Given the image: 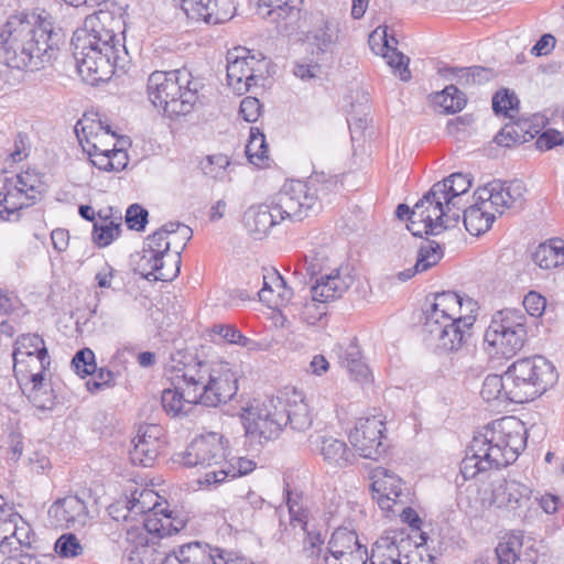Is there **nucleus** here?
<instances>
[{
	"label": "nucleus",
	"mask_w": 564,
	"mask_h": 564,
	"mask_svg": "<svg viewBox=\"0 0 564 564\" xmlns=\"http://www.w3.org/2000/svg\"><path fill=\"white\" fill-rule=\"evenodd\" d=\"M530 540L527 541V544ZM525 545L524 535L522 532H511L506 534L495 549L497 564H516L524 556V561L535 563L533 557L528 553H522Z\"/></svg>",
	"instance_id": "38"
},
{
	"label": "nucleus",
	"mask_w": 564,
	"mask_h": 564,
	"mask_svg": "<svg viewBox=\"0 0 564 564\" xmlns=\"http://www.w3.org/2000/svg\"><path fill=\"white\" fill-rule=\"evenodd\" d=\"M72 367L82 378L94 375L97 370L94 351L90 348L78 350L73 357Z\"/></svg>",
	"instance_id": "58"
},
{
	"label": "nucleus",
	"mask_w": 564,
	"mask_h": 564,
	"mask_svg": "<svg viewBox=\"0 0 564 564\" xmlns=\"http://www.w3.org/2000/svg\"><path fill=\"white\" fill-rule=\"evenodd\" d=\"M47 369H39L25 376L24 381L19 383L24 386L23 392L29 401L39 410H52L55 405L56 395L51 384L44 382V373Z\"/></svg>",
	"instance_id": "31"
},
{
	"label": "nucleus",
	"mask_w": 564,
	"mask_h": 564,
	"mask_svg": "<svg viewBox=\"0 0 564 564\" xmlns=\"http://www.w3.org/2000/svg\"><path fill=\"white\" fill-rule=\"evenodd\" d=\"M527 445V429L516 416L495 420L477 433L460 463L464 480L514 463Z\"/></svg>",
	"instance_id": "3"
},
{
	"label": "nucleus",
	"mask_w": 564,
	"mask_h": 564,
	"mask_svg": "<svg viewBox=\"0 0 564 564\" xmlns=\"http://www.w3.org/2000/svg\"><path fill=\"white\" fill-rule=\"evenodd\" d=\"M477 303L455 292L444 291L434 295V302L424 313L425 340L442 352L460 350L471 337L476 322Z\"/></svg>",
	"instance_id": "4"
},
{
	"label": "nucleus",
	"mask_w": 564,
	"mask_h": 564,
	"mask_svg": "<svg viewBox=\"0 0 564 564\" xmlns=\"http://www.w3.org/2000/svg\"><path fill=\"white\" fill-rule=\"evenodd\" d=\"M279 400L281 402V416H279L281 420V431L286 426L300 433L311 429L313 415L302 391L295 388L286 389L279 394Z\"/></svg>",
	"instance_id": "20"
},
{
	"label": "nucleus",
	"mask_w": 564,
	"mask_h": 564,
	"mask_svg": "<svg viewBox=\"0 0 564 564\" xmlns=\"http://www.w3.org/2000/svg\"><path fill=\"white\" fill-rule=\"evenodd\" d=\"M429 195H423V197L416 202L412 208L409 221L416 220V223L422 225V227L425 229V235L436 236L440 234V225H436V223H431V216L429 214H424L425 212L422 209L423 204L429 203Z\"/></svg>",
	"instance_id": "60"
},
{
	"label": "nucleus",
	"mask_w": 564,
	"mask_h": 564,
	"mask_svg": "<svg viewBox=\"0 0 564 564\" xmlns=\"http://www.w3.org/2000/svg\"><path fill=\"white\" fill-rule=\"evenodd\" d=\"M319 452L326 463L336 467H346L355 458L354 452L344 441L330 435L321 437Z\"/></svg>",
	"instance_id": "40"
},
{
	"label": "nucleus",
	"mask_w": 564,
	"mask_h": 564,
	"mask_svg": "<svg viewBox=\"0 0 564 564\" xmlns=\"http://www.w3.org/2000/svg\"><path fill=\"white\" fill-rule=\"evenodd\" d=\"M212 332L218 335L223 340L229 344H236L241 347H249L253 341L243 336L242 333L231 324H217L214 325Z\"/></svg>",
	"instance_id": "61"
},
{
	"label": "nucleus",
	"mask_w": 564,
	"mask_h": 564,
	"mask_svg": "<svg viewBox=\"0 0 564 564\" xmlns=\"http://www.w3.org/2000/svg\"><path fill=\"white\" fill-rule=\"evenodd\" d=\"M256 468V463L246 457H234L230 460L225 459L220 468L208 470L198 479L200 486H217L227 479H234L245 476Z\"/></svg>",
	"instance_id": "33"
},
{
	"label": "nucleus",
	"mask_w": 564,
	"mask_h": 564,
	"mask_svg": "<svg viewBox=\"0 0 564 564\" xmlns=\"http://www.w3.org/2000/svg\"><path fill=\"white\" fill-rule=\"evenodd\" d=\"M527 338L524 313L505 308L492 315L484 335V349L491 359H510L523 348Z\"/></svg>",
	"instance_id": "7"
},
{
	"label": "nucleus",
	"mask_w": 564,
	"mask_h": 564,
	"mask_svg": "<svg viewBox=\"0 0 564 564\" xmlns=\"http://www.w3.org/2000/svg\"><path fill=\"white\" fill-rule=\"evenodd\" d=\"M129 457L133 465L151 467L165 445L162 427L155 424L140 426L131 441Z\"/></svg>",
	"instance_id": "22"
},
{
	"label": "nucleus",
	"mask_w": 564,
	"mask_h": 564,
	"mask_svg": "<svg viewBox=\"0 0 564 564\" xmlns=\"http://www.w3.org/2000/svg\"><path fill=\"white\" fill-rule=\"evenodd\" d=\"M228 165L229 159L224 154L208 155L200 162L203 173L210 178H220L225 174Z\"/></svg>",
	"instance_id": "62"
},
{
	"label": "nucleus",
	"mask_w": 564,
	"mask_h": 564,
	"mask_svg": "<svg viewBox=\"0 0 564 564\" xmlns=\"http://www.w3.org/2000/svg\"><path fill=\"white\" fill-rule=\"evenodd\" d=\"M191 83V72L187 69L154 70L147 83V91L153 106L163 111L169 98L180 91V85Z\"/></svg>",
	"instance_id": "21"
},
{
	"label": "nucleus",
	"mask_w": 564,
	"mask_h": 564,
	"mask_svg": "<svg viewBox=\"0 0 564 564\" xmlns=\"http://www.w3.org/2000/svg\"><path fill=\"white\" fill-rule=\"evenodd\" d=\"M246 155L254 165H262L268 159V144L265 135L259 128H251L248 143L246 145Z\"/></svg>",
	"instance_id": "50"
},
{
	"label": "nucleus",
	"mask_w": 564,
	"mask_h": 564,
	"mask_svg": "<svg viewBox=\"0 0 564 564\" xmlns=\"http://www.w3.org/2000/svg\"><path fill=\"white\" fill-rule=\"evenodd\" d=\"M279 221V215L273 210V205L251 206L243 214V225L254 239L264 237Z\"/></svg>",
	"instance_id": "35"
},
{
	"label": "nucleus",
	"mask_w": 564,
	"mask_h": 564,
	"mask_svg": "<svg viewBox=\"0 0 564 564\" xmlns=\"http://www.w3.org/2000/svg\"><path fill=\"white\" fill-rule=\"evenodd\" d=\"M149 213L138 204H132L126 213V224L130 229L141 231L148 223Z\"/></svg>",
	"instance_id": "64"
},
{
	"label": "nucleus",
	"mask_w": 564,
	"mask_h": 564,
	"mask_svg": "<svg viewBox=\"0 0 564 564\" xmlns=\"http://www.w3.org/2000/svg\"><path fill=\"white\" fill-rule=\"evenodd\" d=\"M474 197L480 200L491 212L503 213L505 208H510L507 199H505L503 182L495 180L489 182L484 187H479L475 193Z\"/></svg>",
	"instance_id": "43"
},
{
	"label": "nucleus",
	"mask_w": 564,
	"mask_h": 564,
	"mask_svg": "<svg viewBox=\"0 0 564 564\" xmlns=\"http://www.w3.org/2000/svg\"><path fill=\"white\" fill-rule=\"evenodd\" d=\"M411 546L408 539H398V534L380 536L372 545L370 564H403L402 552Z\"/></svg>",
	"instance_id": "32"
},
{
	"label": "nucleus",
	"mask_w": 564,
	"mask_h": 564,
	"mask_svg": "<svg viewBox=\"0 0 564 564\" xmlns=\"http://www.w3.org/2000/svg\"><path fill=\"white\" fill-rule=\"evenodd\" d=\"M54 551L59 557L74 558L83 554L84 547L75 534L64 533L56 540Z\"/></svg>",
	"instance_id": "56"
},
{
	"label": "nucleus",
	"mask_w": 564,
	"mask_h": 564,
	"mask_svg": "<svg viewBox=\"0 0 564 564\" xmlns=\"http://www.w3.org/2000/svg\"><path fill=\"white\" fill-rule=\"evenodd\" d=\"M187 382L184 378V368L177 370L172 381L173 388H165L162 391L161 404L165 413L173 419L185 417L193 404H199L198 400H192L187 394Z\"/></svg>",
	"instance_id": "28"
},
{
	"label": "nucleus",
	"mask_w": 564,
	"mask_h": 564,
	"mask_svg": "<svg viewBox=\"0 0 564 564\" xmlns=\"http://www.w3.org/2000/svg\"><path fill=\"white\" fill-rule=\"evenodd\" d=\"M317 183V177H310L306 182L299 180L286 182L273 202V210L279 215V219L303 220L317 205L321 195H325L328 189L337 186L332 178L321 186Z\"/></svg>",
	"instance_id": "8"
},
{
	"label": "nucleus",
	"mask_w": 564,
	"mask_h": 564,
	"mask_svg": "<svg viewBox=\"0 0 564 564\" xmlns=\"http://www.w3.org/2000/svg\"><path fill=\"white\" fill-rule=\"evenodd\" d=\"M357 551H367V547L359 542L356 532L347 528H338L333 532L325 554L345 555Z\"/></svg>",
	"instance_id": "42"
},
{
	"label": "nucleus",
	"mask_w": 564,
	"mask_h": 564,
	"mask_svg": "<svg viewBox=\"0 0 564 564\" xmlns=\"http://www.w3.org/2000/svg\"><path fill=\"white\" fill-rule=\"evenodd\" d=\"M443 258V250L434 240L426 239L419 248L417 259L415 262L416 271H427L436 265Z\"/></svg>",
	"instance_id": "51"
},
{
	"label": "nucleus",
	"mask_w": 564,
	"mask_h": 564,
	"mask_svg": "<svg viewBox=\"0 0 564 564\" xmlns=\"http://www.w3.org/2000/svg\"><path fill=\"white\" fill-rule=\"evenodd\" d=\"M475 198V203L463 209V223L466 230L474 236H479L488 231L496 219L495 212L488 209L480 200Z\"/></svg>",
	"instance_id": "39"
},
{
	"label": "nucleus",
	"mask_w": 564,
	"mask_h": 564,
	"mask_svg": "<svg viewBox=\"0 0 564 564\" xmlns=\"http://www.w3.org/2000/svg\"><path fill=\"white\" fill-rule=\"evenodd\" d=\"M63 29L45 10L10 15L0 26V63L19 70H40L57 58Z\"/></svg>",
	"instance_id": "1"
},
{
	"label": "nucleus",
	"mask_w": 564,
	"mask_h": 564,
	"mask_svg": "<svg viewBox=\"0 0 564 564\" xmlns=\"http://www.w3.org/2000/svg\"><path fill=\"white\" fill-rule=\"evenodd\" d=\"M348 289V283L340 276L338 270L316 279L311 286V300L303 305L302 318L310 325H315L326 315L325 304L339 299Z\"/></svg>",
	"instance_id": "14"
},
{
	"label": "nucleus",
	"mask_w": 564,
	"mask_h": 564,
	"mask_svg": "<svg viewBox=\"0 0 564 564\" xmlns=\"http://www.w3.org/2000/svg\"><path fill=\"white\" fill-rule=\"evenodd\" d=\"M43 185L41 175L35 171L0 176V218L19 220L21 209L32 206L41 198Z\"/></svg>",
	"instance_id": "9"
},
{
	"label": "nucleus",
	"mask_w": 564,
	"mask_h": 564,
	"mask_svg": "<svg viewBox=\"0 0 564 564\" xmlns=\"http://www.w3.org/2000/svg\"><path fill=\"white\" fill-rule=\"evenodd\" d=\"M75 133L94 166L97 164V158L113 151V147L129 143L126 137L111 130L108 122L100 118L95 120L85 117L79 120L75 126Z\"/></svg>",
	"instance_id": "11"
},
{
	"label": "nucleus",
	"mask_w": 564,
	"mask_h": 564,
	"mask_svg": "<svg viewBox=\"0 0 564 564\" xmlns=\"http://www.w3.org/2000/svg\"><path fill=\"white\" fill-rule=\"evenodd\" d=\"M187 394L205 406L229 402L238 391V376L227 361H197L184 366Z\"/></svg>",
	"instance_id": "5"
},
{
	"label": "nucleus",
	"mask_w": 564,
	"mask_h": 564,
	"mask_svg": "<svg viewBox=\"0 0 564 564\" xmlns=\"http://www.w3.org/2000/svg\"><path fill=\"white\" fill-rule=\"evenodd\" d=\"M48 514L55 519L56 525L73 529L84 527L89 518L85 501L77 496L58 499L48 509Z\"/></svg>",
	"instance_id": "30"
},
{
	"label": "nucleus",
	"mask_w": 564,
	"mask_h": 564,
	"mask_svg": "<svg viewBox=\"0 0 564 564\" xmlns=\"http://www.w3.org/2000/svg\"><path fill=\"white\" fill-rule=\"evenodd\" d=\"M519 99L508 89L497 91L492 97V110L496 115H503L513 120L519 112Z\"/></svg>",
	"instance_id": "52"
},
{
	"label": "nucleus",
	"mask_w": 564,
	"mask_h": 564,
	"mask_svg": "<svg viewBox=\"0 0 564 564\" xmlns=\"http://www.w3.org/2000/svg\"><path fill=\"white\" fill-rule=\"evenodd\" d=\"M532 488L514 479H502L494 486L491 502L498 508L512 511L528 509L532 497Z\"/></svg>",
	"instance_id": "27"
},
{
	"label": "nucleus",
	"mask_w": 564,
	"mask_h": 564,
	"mask_svg": "<svg viewBox=\"0 0 564 564\" xmlns=\"http://www.w3.org/2000/svg\"><path fill=\"white\" fill-rule=\"evenodd\" d=\"M262 288L258 295L260 301L271 304L274 296V288H280L283 283V276L275 269L264 270L262 275Z\"/></svg>",
	"instance_id": "59"
},
{
	"label": "nucleus",
	"mask_w": 564,
	"mask_h": 564,
	"mask_svg": "<svg viewBox=\"0 0 564 564\" xmlns=\"http://www.w3.org/2000/svg\"><path fill=\"white\" fill-rule=\"evenodd\" d=\"M532 260L541 269L550 270L564 263V240L553 238L540 243L532 254Z\"/></svg>",
	"instance_id": "41"
},
{
	"label": "nucleus",
	"mask_w": 564,
	"mask_h": 564,
	"mask_svg": "<svg viewBox=\"0 0 564 564\" xmlns=\"http://www.w3.org/2000/svg\"><path fill=\"white\" fill-rule=\"evenodd\" d=\"M296 0H250L263 18L276 15L275 19H284L294 9Z\"/></svg>",
	"instance_id": "55"
},
{
	"label": "nucleus",
	"mask_w": 564,
	"mask_h": 564,
	"mask_svg": "<svg viewBox=\"0 0 564 564\" xmlns=\"http://www.w3.org/2000/svg\"><path fill=\"white\" fill-rule=\"evenodd\" d=\"M186 17L207 24H220L229 21L236 13L234 0H172Z\"/></svg>",
	"instance_id": "19"
},
{
	"label": "nucleus",
	"mask_w": 564,
	"mask_h": 564,
	"mask_svg": "<svg viewBox=\"0 0 564 564\" xmlns=\"http://www.w3.org/2000/svg\"><path fill=\"white\" fill-rule=\"evenodd\" d=\"M340 36L339 23L336 19L321 15L313 29L308 32L307 39L316 46L319 53H333V50Z\"/></svg>",
	"instance_id": "36"
},
{
	"label": "nucleus",
	"mask_w": 564,
	"mask_h": 564,
	"mask_svg": "<svg viewBox=\"0 0 564 564\" xmlns=\"http://www.w3.org/2000/svg\"><path fill=\"white\" fill-rule=\"evenodd\" d=\"M269 62L261 53H252L246 47H235L227 53L228 85L239 94L250 90L263 79Z\"/></svg>",
	"instance_id": "10"
},
{
	"label": "nucleus",
	"mask_w": 564,
	"mask_h": 564,
	"mask_svg": "<svg viewBox=\"0 0 564 564\" xmlns=\"http://www.w3.org/2000/svg\"><path fill=\"white\" fill-rule=\"evenodd\" d=\"M555 367L543 356L521 358L507 369V380L511 381L510 402L525 403L542 395L557 381Z\"/></svg>",
	"instance_id": "6"
},
{
	"label": "nucleus",
	"mask_w": 564,
	"mask_h": 564,
	"mask_svg": "<svg viewBox=\"0 0 564 564\" xmlns=\"http://www.w3.org/2000/svg\"><path fill=\"white\" fill-rule=\"evenodd\" d=\"M436 184H444V202L447 205L448 210L451 206H456V199L464 195L471 186V180L467 174L453 173L442 182Z\"/></svg>",
	"instance_id": "47"
},
{
	"label": "nucleus",
	"mask_w": 564,
	"mask_h": 564,
	"mask_svg": "<svg viewBox=\"0 0 564 564\" xmlns=\"http://www.w3.org/2000/svg\"><path fill=\"white\" fill-rule=\"evenodd\" d=\"M121 24L120 18L100 10L88 15L84 26L74 32L73 56L85 80L91 84L106 82L117 69H124L129 64Z\"/></svg>",
	"instance_id": "2"
},
{
	"label": "nucleus",
	"mask_w": 564,
	"mask_h": 564,
	"mask_svg": "<svg viewBox=\"0 0 564 564\" xmlns=\"http://www.w3.org/2000/svg\"><path fill=\"white\" fill-rule=\"evenodd\" d=\"M121 234L120 224L110 221L108 224H95L93 241L100 248L109 246Z\"/></svg>",
	"instance_id": "57"
},
{
	"label": "nucleus",
	"mask_w": 564,
	"mask_h": 564,
	"mask_svg": "<svg viewBox=\"0 0 564 564\" xmlns=\"http://www.w3.org/2000/svg\"><path fill=\"white\" fill-rule=\"evenodd\" d=\"M158 498L159 496L153 490H134L131 499L127 502V509L130 513L147 516L161 508V505L158 503Z\"/></svg>",
	"instance_id": "48"
},
{
	"label": "nucleus",
	"mask_w": 564,
	"mask_h": 564,
	"mask_svg": "<svg viewBox=\"0 0 564 564\" xmlns=\"http://www.w3.org/2000/svg\"><path fill=\"white\" fill-rule=\"evenodd\" d=\"M223 550L198 541L180 546L174 551L180 564H226Z\"/></svg>",
	"instance_id": "34"
},
{
	"label": "nucleus",
	"mask_w": 564,
	"mask_h": 564,
	"mask_svg": "<svg viewBox=\"0 0 564 564\" xmlns=\"http://www.w3.org/2000/svg\"><path fill=\"white\" fill-rule=\"evenodd\" d=\"M384 47L387 48L384 57L388 59V64L391 67L400 70L401 80H409L411 77L410 70L408 68L409 58L399 53L395 48L390 47L387 35H384Z\"/></svg>",
	"instance_id": "63"
},
{
	"label": "nucleus",
	"mask_w": 564,
	"mask_h": 564,
	"mask_svg": "<svg viewBox=\"0 0 564 564\" xmlns=\"http://www.w3.org/2000/svg\"><path fill=\"white\" fill-rule=\"evenodd\" d=\"M126 144L113 147V151L97 158V169L106 172L122 171L128 164V154L124 150Z\"/></svg>",
	"instance_id": "53"
},
{
	"label": "nucleus",
	"mask_w": 564,
	"mask_h": 564,
	"mask_svg": "<svg viewBox=\"0 0 564 564\" xmlns=\"http://www.w3.org/2000/svg\"><path fill=\"white\" fill-rule=\"evenodd\" d=\"M13 371L19 383L25 376L51 365L45 343L37 334H23L15 339L13 349Z\"/></svg>",
	"instance_id": "15"
},
{
	"label": "nucleus",
	"mask_w": 564,
	"mask_h": 564,
	"mask_svg": "<svg viewBox=\"0 0 564 564\" xmlns=\"http://www.w3.org/2000/svg\"><path fill=\"white\" fill-rule=\"evenodd\" d=\"M31 525L11 507H0V552L14 556L34 541Z\"/></svg>",
	"instance_id": "17"
},
{
	"label": "nucleus",
	"mask_w": 564,
	"mask_h": 564,
	"mask_svg": "<svg viewBox=\"0 0 564 564\" xmlns=\"http://www.w3.org/2000/svg\"><path fill=\"white\" fill-rule=\"evenodd\" d=\"M170 235H176L181 238L182 246L177 251L182 252L186 243L192 239L193 230L180 221L166 223L145 239L143 249L151 250L172 262L173 252H171L172 241L169 240Z\"/></svg>",
	"instance_id": "26"
},
{
	"label": "nucleus",
	"mask_w": 564,
	"mask_h": 564,
	"mask_svg": "<svg viewBox=\"0 0 564 564\" xmlns=\"http://www.w3.org/2000/svg\"><path fill=\"white\" fill-rule=\"evenodd\" d=\"M181 263V251H173L172 263L169 264L160 254L142 249L134 271L149 281H172L178 275Z\"/></svg>",
	"instance_id": "23"
},
{
	"label": "nucleus",
	"mask_w": 564,
	"mask_h": 564,
	"mask_svg": "<svg viewBox=\"0 0 564 564\" xmlns=\"http://www.w3.org/2000/svg\"><path fill=\"white\" fill-rule=\"evenodd\" d=\"M384 431L386 423L380 415L360 417L349 434V441L360 456L378 459L384 452L382 443Z\"/></svg>",
	"instance_id": "18"
},
{
	"label": "nucleus",
	"mask_w": 564,
	"mask_h": 564,
	"mask_svg": "<svg viewBox=\"0 0 564 564\" xmlns=\"http://www.w3.org/2000/svg\"><path fill=\"white\" fill-rule=\"evenodd\" d=\"M373 499L383 511L395 512L393 506L402 494V479L384 467H377L371 474Z\"/></svg>",
	"instance_id": "25"
},
{
	"label": "nucleus",
	"mask_w": 564,
	"mask_h": 564,
	"mask_svg": "<svg viewBox=\"0 0 564 564\" xmlns=\"http://www.w3.org/2000/svg\"><path fill=\"white\" fill-rule=\"evenodd\" d=\"M340 365L347 369L349 375L357 381H366L370 371L368 366L362 361L359 347L350 343L339 355Z\"/></svg>",
	"instance_id": "44"
},
{
	"label": "nucleus",
	"mask_w": 564,
	"mask_h": 564,
	"mask_svg": "<svg viewBox=\"0 0 564 564\" xmlns=\"http://www.w3.org/2000/svg\"><path fill=\"white\" fill-rule=\"evenodd\" d=\"M226 459V446L221 434L210 432L194 438L184 453L181 463L186 467H221Z\"/></svg>",
	"instance_id": "16"
},
{
	"label": "nucleus",
	"mask_w": 564,
	"mask_h": 564,
	"mask_svg": "<svg viewBox=\"0 0 564 564\" xmlns=\"http://www.w3.org/2000/svg\"><path fill=\"white\" fill-rule=\"evenodd\" d=\"M348 289V283L340 276L338 270L316 279L311 286V300L303 305L302 318L310 325H315L326 315L325 304L339 299Z\"/></svg>",
	"instance_id": "13"
},
{
	"label": "nucleus",
	"mask_w": 564,
	"mask_h": 564,
	"mask_svg": "<svg viewBox=\"0 0 564 564\" xmlns=\"http://www.w3.org/2000/svg\"><path fill=\"white\" fill-rule=\"evenodd\" d=\"M199 83L191 75L189 85H180V91L169 98V104L163 109V115L170 119L186 116L194 109L198 100Z\"/></svg>",
	"instance_id": "37"
},
{
	"label": "nucleus",
	"mask_w": 564,
	"mask_h": 564,
	"mask_svg": "<svg viewBox=\"0 0 564 564\" xmlns=\"http://www.w3.org/2000/svg\"><path fill=\"white\" fill-rule=\"evenodd\" d=\"M288 505L290 512V524H285L282 520H280V535L279 540L282 543L288 542V536L292 529H294L293 522L296 521L301 524V530L305 533V538L303 540V554L306 558L314 562L319 558L323 553L324 539L322 538L321 532L310 531L307 529V522L305 517L294 512L293 506L290 505V492H288Z\"/></svg>",
	"instance_id": "29"
},
{
	"label": "nucleus",
	"mask_w": 564,
	"mask_h": 564,
	"mask_svg": "<svg viewBox=\"0 0 564 564\" xmlns=\"http://www.w3.org/2000/svg\"><path fill=\"white\" fill-rule=\"evenodd\" d=\"M129 564H163L169 555L160 552L156 542L139 529L127 532V546L124 550Z\"/></svg>",
	"instance_id": "24"
},
{
	"label": "nucleus",
	"mask_w": 564,
	"mask_h": 564,
	"mask_svg": "<svg viewBox=\"0 0 564 564\" xmlns=\"http://www.w3.org/2000/svg\"><path fill=\"white\" fill-rule=\"evenodd\" d=\"M510 388H512V384L510 380H507V370L503 375H488L482 382L480 395L487 402L495 400L510 401Z\"/></svg>",
	"instance_id": "46"
},
{
	"label": "nucleus",
	"mask_w": 564,
	"mask_h": 564,
	"mask_svg": "<svg viewBox=\"0 0 564 564\" xmlns=\"http://www.w3.org/2000/svg\"><path fill=\"white\" fill-rule=\"evenodd\" d=\"M525 120H517L506 123L500 132L495 137V142L500 147L510 148L514 144H523L534 138V134L525 129Z\"/></svg>",
	"instance_id": "45"
},
{
	"label": "nucleus",
	"mask_w": 564,
	"mask_h": 564,
	"mask_svg": "<svg viewBox=\"0 0 564 564\" xmlns=\"http://www.w3.org/2000/svg\"><path fill=\"white\" fill-rule=\"evenodd\" d=\"M444 184H434L427 193L424 195H429V203L423 204L424 214H429L431 216V223H437L442 220L444 217Z\"/></svg>",
	"instance_id": "54"
},
{
	"label": "nucleus",
	"mask_w": 564,
	"mask_h": 564,
	"mask_svg": "<svg viewBox=\"0 0 564 564\" xmlns=\"http://www.w3.org/2000/svg\"><path fill=\"white\" fill-rule=\"evenodd\" d=\"M280 403L279 395L254 399L245 409L246 433L264 441L278 437L281 432Z\"/></svg>",
	"instance_id": "12"
},
{
	"label": "nucleus",
	"mask_w": 564,
	"mask_h": 564,
	"mask_svg": "<svg viewBox=\"0 0 564 564\" xmlns=\"http://www.w3.org/2000/svg\"><path fill=\"white\" fill-rule=\"evenodd\" d=\"M435 105L440 106L446 113L460 111L466 105V96L456 86L448 85L433 97Z\"/></svg>",
	"instance_id": "49"
}]
</instances>
